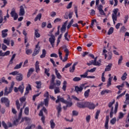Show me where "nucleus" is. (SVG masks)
Wrapping results in <instances>:
<instances>
[{
	"label": "nucleus",
	"mask_w": 129,
	"mask_h": 129,
	"mask_svg": "<svg viewBox=\"0 0 129 129\" xmlns=\"http://www.w3.org/2000/svg\"><path fill=\"white\" fill-rule=\"evenodd\" d=\"M52 80L51 81V84H54V82H55V79L56 78V77H55V75H52Z\"/></svg>",
	"instance_id": "obj_54"
},
{
	"label": "nucleus",
	"mask_w": 129,
	"mask_h": 129,
	"mask_svg": "<svg viewBox=\"0 0 129 129\" xmlns=\"http://www.w3.org/2000/svg\"><path fill=\"white\" fill-rule=\"evenodd\" d=\"M8 32H9L8 29H5L2 31V38H6V37L8 36V33H7Z\"/></svg>",
	"instance_id": "obj_22"
},
{
	"label": "nucleus",
	"mask_w": 129,
	"mask_h": 129,
	"mask_svg": "<svg viewBox=\"0 0 129 129\" xmlns=\"http://www.w3.org/2000/svg\"><path fill=\"white\" fill-rule=\"evenodd\" d=\"M97 57L95 58V63H94V66H101V59H99L97 61Z\"/></svg>",
	"instance_id": "obj_19"
},
{
	"label": "nucleus",
	"mask_w": 129,
	"mask_h": 129,
	"mask_svg": "<svg viewBox=\"0 0 129 129\" xmlns=\"http://www.w3.org/2000/svg\"><path fill=\"white\" fill-rule=\"evenodd\" d=\"M26 90L27 93H29V92H30V90H32V86H31V85L30 84L28 85V86H27L26 88Z\"/></svg>",
	"instance_id": "obj_36"
},
{
	"label": "nucleus",
	"mask_w": 129,
	"mask_h": 129,
	"mask_svg": "<svg viewBox=\"0 0 129 129\" xmlns=\"http://www.w3.org/2000/svg\"><path fill=\"white\" fill-rule=\"evenodd\" d=\"M1 101L2 103H5V105L7 107L10 106V100H9L8 98L3 97L1 98Z\"/></svg>",
	"instance_id": "obj_4"
},
{
	"label": "nucleus",
	"mask_w": 129,
	"mask_h": 129,
	"mask_svg": "<svg viewBox=\"0 0 129 129\" xmlns=\"http://www.w3.org/2000/svg\"><path fill=\"white\" fill-rule=\"evenodd\" d=\"M116 122V118H113L110 120V123L111 124H114Z\"/></svg>",
	"instance_id": "obj_55"
},
{
	"label": "nucleus",
	"mask_w": 129,
	"mask_h": 129,
	"mask_svg": "<svg viewBox=\"0 0 129 129\" xmlns=\"http://www.w3.org/2000/svg\"><path fill=\"white\" fill-rule=\"evenodd\" d=\"M122 59H123L122 55H121L118 61V65H120V64L121 63V61H122Z\"/></svg>",
	"instance_id": "obj_64"
},
{
	"label": "nucleus",
	"mask_w": 129,
	"mask_h": 129,
	"mask_svg": "<svg viewBox=\"0 0 129 129\" xmlns=\"http://www.w3.org/2000/svg\"><path fill=\"white\" fill-rule=\"evenodd\" d=\"M112 116H113V107H112L110 112V117L111 118Z\"/></svg>",
	"instance_id": "obj_61"
},
{
	"label": "nucleus",
	"mask_w": 129,
	"mask_h": 129,
	"mask_svg": "<svg viewBox=\"0 0 129 129\" xmlns=\"http://www.w3.org/2000/svg\"><path fill=\"white\" fill-rule=\"evenodd\" d=\"M23 75L22 74H19V73H17V80L18 81H22L23 80Z\"/></svg>",
	"instance_id": "obj_20"
},
{
	"label": "nucleus",
	"mask_w": 129,
	"mask_h": 129,
	"mask_svg": "<svg viewBox=\"0 0 129 129\" xmlns=\"http://www.w3.org/2000/svg\"><path fill=\"white\" fill-rule=\"evenodd\" d=\"M67 88V82L66 81H64L63 82V86H62V90L64 91H66V88Z\"/></svg>",
	"instance_id": "obj_34"
},
{
	"label": "nucleus",
	"mask_w": 129,
	"mask_h": 129,
	"mask_svg": "<svg viewBox=\"0 0 129 129\" xmlns=\"http://www.w3.org/2000/svg\"><path fill=\"white\" fill-rule=\"evenodd\" d=\"M40 47L39 46V42L37 43V44L35 46V49L33 53L32 54L33 57L36 56V55H38L39 54V52H40Z\"/></svg>",
	"instance_id": "obj_5"
},
{
	"label": "nucleus",
	"mask_w": 129,
	"mask_h": 129,
	"mask_svg": "<svg viewBox=\"0 0 129 129\" xmlns=\"http://www.w3.org/2000/svg\"><path fill=\"white\" fill-rule=\"evenodd\" d=\"M77 65V63H75L73 66H72V68H70V72H72V73H73L74 72V70H75V67Z\"/></svg>",
	"instance_id": "obj_32"
},
{
	"label": "nucleus",
	"mask_w": 129,
	"mask_h": 129,
	"mask_svg": "<svg viewBox=\"0 0 129 129\" xmlns=\"http://www.w3.org/2000/svg\"><path fill=\"white\" fill-rule=\"evenodd\" d=\"M55 123L54 122V120L51 119L50 120V126L52 128H54L55 127Z\"/></svg>",
	"instance_id": "obj_39"
},
{
	"label": "nucleus",
	"mask_w": 129,
	"mask_h": 129,
	"mask_svg": "<svg viewBox=\"0 0 129 129\" xmlns=\"http://www.w3.org/2000/svg\"><path fill=\"white\" fill-rule=\"evenodd\" d=\"M26 54L27 55H30V54H32L33 53V51H32V49H28L27 48H26Z\"/></svg>",
	"instance_id": "obj_35"
},
{
	"label": "nucleus",
	"mask_w": 129,
	"mask_h": 129,
	"mask_svg": "<svg viewBox=\"0 0 129 129\" xmlns=\"http://www.w3.org/2000/svg\"><path fill=\"white\" fill-rule=\"evenodd\" d=\"M66 104H67V107H70L72 106L73 103L72 102H68L67 101V103H64Z\"/></svg>",
	"instance_id": "obj_47"
},
{
	"label": "nucleus",
	"mask_w": 129,
	"mask_h": 129,
	"mask_svg": "<svg viewBox=\"0 0 129 129\" xmlns=\"http://www.w3.org/2000/svg\"><path fill=\"white\" fill-rule=\"evenodd\" d=\"M67 23H68V21H66V22H64L63 25L62 26L60 29L61 33H64V32L66 31V26H67Z\"/></svg>",
	"instance_id": "obj_17"
},
{
	"label": "nucleus",
	"mask_w": 129,
	"mask_h": 129,
	"mask_svg": "<svg viewBox=\"0 0 129 129\" xmlns=\"http://www.w3.org/2000/svg\"><path fill=\"white\" fill-rule=\"evenodd\" d=\"M73 4V2H71L67 6V9H71L72 8V4Z\"/></svg>",
	"instance_id": "obj_59"
},
{
	"label": "nucleus",
	"mask_w": 129,
	"mask_h": 129,
	"mask_svg": "<svg viewBox=\"0 0 129 129\" xmlns=\"http://www.w3.org/2000/svg\"><path fill=\"white\" fill-rule=\"evenodd\" d=\"M125 31V27H124V26H122L120 29V33H124Z\"/></svg>",
	"instance_id": "obj_63"
},
{
	"label": "nucleus",
	"mask_w": 129,
	"mask_h": 129,
	"mask_svg": "<svg viewBox=\"0 0 129 129\" xmlns=\"http://www.w3.org/2000/svg\"><path fill=\"white\" fill-rule=\"evenodd\" d=\"M115 103V100L113 99V101L112 102H110L108 105V107H109V108H112V107H113L112 106L113 105V104Z\"/></svg>",
	"instance_id": "obj_30"
},
{
	"label": "nucleus",
	"mask_w": 129,
	"mask_h": 129,
	"mask_svg": "<svg viewBox=\"0 0 129 129\" xmlns=\"http://www.w3.org/2000/svg\"><path fill=\"white\" fill-rule=\"evenodd\" d=\"M35 84H36V88L37 89H41L42 88V82L41 81H36Z\"/></svg>",
	"instance_id": "obj_25"
},
{
	"label": "nucleus",
	"mask_w": 129,
	"mask_h": 129,
	"mask_svg": "<svg viewBox=\"0 0 129 129\" xmlns=\"http://www.w3.org/2000/svg\"><path fill=\"white\" fill-rule=\"evenodd\" d=\"M55 73L56 78L58 79H61V78H62V76H61V75L60 74V73H59L57 69H55Z\"/></svg>",
	"instance_id": "obj_24"
},
{
	"label": "nucleus",
	"mask_w": 129,
	"mask_h": 129,
	"mask_svg": "<svg viewBox=\"0 0 129 129\" xmlns=\"http://www.w3.org/2000/svg\"><path fill=\"white\" fill-rule=\"evenodd\" d=\"M44 70H45V71H44L45 74H46L47 75V76L48 77H49L50 76V73H49V72L50 71V69L45 68Z\"/></svg>",
	"instance_id": "obj_37"
},
{
	"label": "nucleus",
	"mask_w": 129,
	"mask_h": 129,
	"mask_svg": "<svg viewBox=\"0 0 129 129\" xmlns=\"http://www.w3.org/2000/svg\"><path fill=\"white\" fill-rule=\"evenodd\" d=\"M118 108V102H116V104H115V107H114V113H116L117 112V109Z\"/></svg>",
	"instance_id": "obj_38"
},
{
	"label": "nucleus",
	"mask_w": 129,
	"mask_h": 129,
	"mask_svg": "<svg viewBox=\"0 0 129 129\" xmlns=\"http://www.w3.org/2000/svg\"><path fill=\"white\" fill-rule=\"evenodd\" d=\"M109 92H110V90H103L101 92V95H104V94H105V93H109Z\"/></svg>",
	"instance_id": "obj_44"
},
{
	"label": "nucleus",
	"mask_w": 129,
	"mask_h": 129,
	"mask_svg": "<svg viewBox=\"0 0 129 129\" xmlns=\"http://www.w3.org/2000/svg\"><path fill=\"white\" fill-rule=\"evenodd\" d=\"M117 17H120V13L119 10L117 8L114 9L112 11V19L114 23V25H115V22L117 21Z\"/></svg>",
	"instance_id": "obj_1"
},
{
	"label": "nucleus",
	"mask_w": 129,
	"mask_h": 129,
	"mask_svg": "<svg viewBox=\"0 0 129 129\" xmlns=\"http://www.w3.org/2000/svg\"><path fill=\"white\" fill-rule=\"evenodd\" d=\"M19 15L20 16H23L25 15V9L24 8V7H23V6H21L20 7Z\"/></svg>",
	"instance_id": "obj_14"
},
{
	"label": "nucleus",
	"mask_w": 129,
	"mask_h": 129,
	"mask_svg": "<svg viewBox=\"0 0 129 129\" xmlns=\"http://www.w3.org/2000/svg\"><path fill=\"white\" fill-rule=\"evenodd\" d=\"M24 89H25V86H24V82H22L21 85L17 88V91H20L21 94H22L24 93Z\"/></svg>",
	"instance_id": "obj_8"
},
{
	"label": "nucleus",
	"mask_w": 129,
	"mask_h": 129,
	"mask_svg": "<svg viewBox=\"0 0 129 129\" xmlns=\"http://www.w3.org/2000/svg\"><path fill=\"white\" fill-rule=\"evenodd\" d=\"M17 122V118H15L13 121H12L13 124L12 123L9 122L8 123V125L9 127H12L13 125H16V123Z\"/></svg>",
	"instance_id": "obj_21"
},
{
	"label": "nucleus",
	"mask_w": 129,
	"mask_h": 129,
	"mask_svg": "<svg viewBox=\"0 0 129 129\" xmlns=\"http://www.w3.org/2000/svg\"><path fill=\"white\" fill-rule=\"evenodd\" d=\"M91 118V116L90 115H88L86 117V120L87 122H89L90 121V119Z\"/></svg>",
	"instance_id": "obj_56"
},
{
	"label": "nucleus",
	"mask_w": 129,
	"mask_h": 129,
	"mask_svg": "<svg viewBox=\"0 0 129 129\" xmlns=\"http://www.w3.org/2000/svg\"><path fill=\"white\" fill-rule=\"evenodd\" d=\"M112 78H113L112 77L109 78L108 81L107 82V85L106 86L107 88H108V87L111 85V80H112Z\"/></svg>",
	"instance_id": "obj_31"
},
{
	"label": "nucleus",
	"mask_w": 129,
	"mask_h": 129,
	"mask_svg": "<svg viewBox=\"0 0 129 129\" xmlns=\"http://www.w3.org/2000/svg\"><path fill=\"white\" fill-rule=\"evenodd\" d=\"M39 64H40V62L39 61H36L35 64V70L36 73H39L40 72V66H39Z\"/></svg>",
	"instance_id": "obj_16"
},
{
	"label": "nucleus",
	"mask_w": 129,
	"mask_h": 129,
	"mask_svg": "<svg viewBox=\"0 0 129 129\" xmlns=\"http://www.w3.org/2000/svg\"><path fill=\"white\" fill-rule=\"evenodd\" d=\"M55 36H51L49 38V41L50 42L53 48H54V43H55Z\"/></svg>",
	"instance_id": "obj_15"
},
{
	"label": "nucleus",
	"mask_w": 129,
	"mask_h": 129,
	"mask_svg": "<svg viewBox=\"0 0 129 129\" xmlns=\"http://www.w3.org/2000/svg\"><path fill=\"white\" fill-rule=\"evenodd\" d=\"M126 76H127V74H126V73H124L121 77V79L124 81L125 79H126Z\"/></svg>",
	"instance_id": "obj_49"
},
{
	"label": "nucleus",
	"mask_w": 129,
	"mask_h": 129,
	"mask_svg": "<svg viewBox=\"0 0 129 129\" xmlns=\"http://www.w3.org/2000/svg\"><path fill=\"white\" fill-rule=\"evenodd\" d=\"M11 15L13 18H14L15 21L17 20V13H16L15 9H12V11L11 12Z\"/></svg>",
	"instance_id": "obj_13"
},
{
	"label": "nucleus",
	"mask_w": 129,
	"mask_h": 129,
	"mask_svg": "<svg viewBox=\"0 0 129 129\" xmlns=\"http://www.w3.org/2000/svg\"><path fill=\"white\" fill-rule=\"evenodd\" d=\"M107 57L108 58V60H111V58L112 57V53L111 52H108Z\"/></svg>",
	"instance_id": "obj_45"
},
{
	"label": "nucleus",
	"mask_w": 129,
	"mask_h": 129,
	"mask_svg": "<svg viewBox=\"0 0 129 129\" xmlns=\"http://www.w3.org/2000/svg\"><path fill=\"white\" fill-rule=\"evenodd\" d=\"M90 93V89H88L85 92L84 96L86 98H88Z\"/></svg>",
	"instance_id": "obj_29"
},
{
	"label": "nucleus",
	"mask_w": 129,
	"mask_h": 129,
	"mask_svg": "<svg viewBox=\"0 0 129 129\" xmlns=\"http://www.w3.org/2000/svg\"><path fill=\"white\" fill-rule=\"evenodd\" d=\"M62 102V103H67V101L64 99V98L61 97L60 96H57V99L56 100V103H58V102Z\"/></svg>",
	"instance_id": "obj_9"
},
{
	"label": "nucleus",
	"mask_w": 129,
	"mask_h": 129,
	"mask_svg": "<svg viewBox=\"0 0 129 129\" xmlns=\"http://www.w3.org/2000/svg\"><path fill=\"white\" fill-rule=\"evenodd\" d=\"M39 30H35V36L36 38H40L41 35L39 34V32H38Z\"/></svg>",
	"instance_id": "obj_41"
},
{
	"label": "nucleus",
	"mask_w": 129,
	"mask_h": 129,
	"mask_svg": "<svg viewBox=\"0 0 129 129\" xmlns=\"http://www.w3.org/2000/svg\"><path fill=\"white\" fill-rule=\"evenodd\" d=\"M54 93L55 94H57V93H60V88L59 87H56L54 89Z\"/></svg>",
	"instance_id": "obj_52"
},
{
	"label": "nucleus",
	"mask_w": 129,
	"mask_h": 129,
	"mask_svg": "<svg viewBox=\"0 0 129 129\" xmlns=\"http://www.w3.org/2000/svg\"><path fill=\"white\" fill-rule=\"evenodd\" d=\"M41 18H42V14L39 13L37 15V16L35 18L34 21L37 22V21H38V20H39V21H40Z\"/></svg>",
	"instance_id": "obj_27"
},
{
	"label": "nucleus",
	"mask_w": 129,
	"mask_h": 129,
	"mask_svg": "<svg viewBox=\"0 0 129 129\" xmlns=\"http://www.w3.org/2000/svg\"><path fill=\"white\" fill-rule=\"evenodd\" d=\"M58 50H60L61 51V50H64V52L66 53V55L67 56H68L69 55V50H68V48L66 47V45H63L61 47H60Z\"/></svg>",
	"instance_id": "obj_7"
},
{
	"label": "nucleus",
	"mask_w": 129,
	"mask_h": 129,
	"mask_svg": "<svg viewBox=\"0 0 129 129\" xmlns=\"http://www.w3.org/2000/svg\"><path fill=\"white\" fill-rule=\"evenodd\" d=\"M109 121V116H106V120H105V129H108L109 125H108V122Z\"/></svg>",
	"instance_id": "obj_18"
},
{
	"label": "nucleus",
	"mask_w": 129,
	"mask_h": 129,
	"mask_svg": "<svg viewBox=\"0 0 129 129\" xmlns=\"http://www.w3.org/2000/svg\"><path fill=\"white\" fill-rule=\"evenodd\" d=\"M80 80H81V78L77 77H76L73 79V81L75 82L80 81Z\"/></svg>",
	"instance_id": "obj_57"
},
{
	"label": "nucleus",
	"mask_w": 129,
	"mask_h": 129,
	"mask_svg": "<svg viewBox=\"0 0 129 129\" xmlns=\"http://www.w3.org/2000/svg\"><path fill=\"white\" fill-rule=\"evenodd\" d=\"M4 43H5V44H6L7 45V46L10 45V40H8V39H4Z\"/></svg>",
	"instance_id": "obj_58"
},
{
	"label": "nucleus",
	"mask_w": 129,
	"mask_h": 129,
	"mask_svg": "<svg viewBox=\"0 0 129 129\" xmlns=\"http://www.w3.org/2000/svg\"><path fill=\"white\" fill-rule=\"evenodd\" d=\"M44 105L48 107V105H49V99H44Z\"/></svg>",
	"instance_id": "obj_40"
},
{
	"label": "nucleus",
	"mask_w": 129,
	"mask_h": 129,
	"mask_svg": "<svg viewBox=\"0 0 129 129\" xmlns=\"http://www.w3.org/2000/svg\"><path fill=\"white\" fill-rule=\"evenodd\" d=\"M95 70H96V68H94L93 69H91V70H87V72L88 73V72H90L91 73H93V72H95Z\"/></svg>",
	"instance_id": "obj_51"
},
{
	"label": "nucleus",
	"mask_w": 129,
	"mask_h": 129,
	"mask_svg": "<svg viewBox=\"0 0 129 129\" xmlns=\"http://www.w3.org/2000/svg\"><path fill=\"white\" fill-rule=\"evenodd\" d=\"M46 54H47V52L46 51V50L43 49L42 53L40 55V58H45V57H46Z\"/></svg>",
	"instance_id": "obj_33"
},
{
	"label": "nucleus",
	"mask_w": 129,
	"mask_h": 129,
	"mask_svg": "<svg viewBox=\"0 0 129 129\" xmlns=\"http://www.w3.org/2000/svg\"><path fill=\"white\" fill-rule=\"evenodd\" d=\"M114 29L113 27H111L110 28V29L108 30V35H111V34H112V33H113V31H114Z\"/></svg>",
	"instance_id": "obj_43"
},
{
	"label": "nucleus",
	"mask_w": 129,
	"mask_h": 129,
	"mask_svg": "<svg viewBox=\"0 0 129 129\" xmlns=\"http://www.w3.org/2000/svg\"><path fill=\"white\" fill-rule=\"evenodd\" d=\"M125 92H126V91H124L123 93H122L121 94L119 95L116 97V99H119V98H121V97H122V96H123V95H124V94H125Z\"/></svg>",
	"instance_id": "obj_42"
},
{
	"label": "nucleus",
	"mask_w": 129,
	"mask_h": 129,
	"mask_svg": "<svg viewBox=\"0 0 129 129\" xmlns=\"http://www.w3.org/2000/svg\"><path fill=\"white\" fill-rule=\"evenodd\" d=\"M14 85H15V82H12L11 84V87L8 89V87H6L5 88L4 95H9V93H11L13 91L14 88Z\"/></svg>",
	"instance_id": "obj_3"
},
{
	"label": "nucleus",
	"mask_w": 129,
	"mask_h": 129,
	"mask_svg": "<svg viewBox=\"0 0 129 129\" xmlns=\"http://www.w3.org/2000/svg\"><path fill=\"white\" fill-rule=\"evenodd\" d=\"M2 125L5 129H8V125L6 122H5V121H2Z\"/></svg>",
	"instance_id": "obj_62"
},
{
	"label": "nucleus",
	"mask_w": 129,
	"mask_h": 129,
	"mask_svg": "<svg viewBox=\"0 0 129 129\" xmlns=\"http://www.w3.org/2000/svg\"><path fill=\"white\" fill-rule=\"evenodd\" d=\"M24 113H25L26 115H29V107H27L25 108Z\"/></svg>",
	"instance_id": "obj_53"
},
{
	"label": "nucleus",
	"mask_w": 129,
	"mask_h": 129,
	"mask_svg": "<svg viewBox=\"0 0 129 129\" xmlns=\"http://www.w3.org/2000/svg\"><path fill=\"white\" fill-rule=\"evenodd\" d=\"M83 87H84V86L83 85L80 86V87L78 86H75V91H76L77 93H78V92H81V91L83 90Z\"/></svg>",
	"instance_id": "obj_11"
},
{
	"label": "nucleus",
	"mask_w": 129,
	"mask_h": 129,
	"mask_svg": "<svg viewBox=\"0 0 129 129\" xmlns=\"http://www.w3.org/2000/svg\"><path fill=\"white\" fill-rule=\"evenodd\" d=\"M56 109L57 110V117H59L60 115V113L62 111V108H61V105H59L56 108Z\"/></svg>",
	"instance_id": "obj_26"
},
{
	"label": "nucleus",
	"mask_w": 129,
	"mask_h": 129,
	"mask_svg": "<svg viewBox=\"0 0 129 129\" xmlns=\"http://www.w3.org/2000/svg\"><path fill=\"white\" fill-rule=\"evenodd\" d=\"M99 113H100V110H97L96 112L95 117V118H96V119H98V116H99Z\"/></svg>",
	"instance_id": "obj_46"
},
{
	"label": "nucleus",
	"mask_w": 129,
	"mask_h": 129,
	"mask_svg": "<svg viewBox=\"0 0 129 129\" xmlns=\"http://www.w3.org/2000/svg\"><path fill=\"white\" fill-rule=\"evenodd\" d=\"M34 71H35V70L34 69V68L30 69L27 74V77H30V76H31V74H32V73H33Z\"/></svg>",
	"instance_id": "obj_28"
},
{
	"label": "nucleus",
	"mask_w": 129,
	"mask_h": 129,
	"mask_svg": "<svg viewBox=\"0 0 129 129\" xmlns=\"http://www.w3.org/2000/svg\"><path fill=\"white\" fill-rule=\"evenodd\" d=\"M112 67V63H109L105 69V72H107L111 70V68Z\"/></svg>",
	"instance_id": "obj_23"
},
{
	"label": "nucleus",
	"mask_w": 129,
	"mask_h": 129,
	"mask_svg": "<svg viewBox=\"0 0 129 129\" xmlns=\"http://www.w3.org/2000/svg\"><path fill=\"white\" fill-rule=\"evenodd\" d=\"M86 107H88L89 109H94L95 108V105L92 103L87 102Z\"/></svg>",
	"instance_id": "obj_10"
},
{
	"label": "nucleus",
	"mask_w": 129,
	"mask_h": 129,
	"mask_svg": "<svg viewBox=\"0 0 129 129\" xmlns=\"http://www.w3.org/2000/svg\"><path fill=\"white\" fill-rule=\"evenodd\" d=\"M58 54L60 60H62L63 59V57H62V51L60 49H58Z\"/></svg>",
	"instance_id": "obj_60"
},
{
	"label": "nucleus",
	"mask_w": 129,
	"mask_h": 129,
	"mask_svg": "<svg viewBox=\"0 0 129 129\" xmlns=\"http://www.w3.org/2000/svg\"><path fill=\"white\" fill-rule=\"evenodd\" d=\"M94 63H95V58L94 59V60H91L90 61V63H87V64L88 66H90V65H94Z\"/></svg>",
	"instance_id": "obj_50"
},
{
	"label": "nucleus",
	"mask_w": 129,
	"mask_h": 129,
	"mask_svg": "<svg viewBox=\"0 0 129 129\" xmlns=\"http://www.w3.org/2000/svg\"><path fill=\"white\" fill-rule=\"evenodd\" d=\"M24 106L21 108L20 113L19 114L18 119L17 120V122H19V123L23 122V121H30V120H31V118L28 117H25L22 118V113L23 112V109H24Z\"/></svg>",
	"instance_id": "obj_2"
},
{
	"label": "nucleus",
	"mask_w": 129,
	"mask_h": 129,
	"mask_svg": "<svg viewBox=\"0 0 129 129\" xmlns=\"http://www.w3.org/2000/svg\"><path fill=\"white\" fill-rule=\"evenodd\" d=\"M88 73L86 71L85 73L83 75H81L80 77L81 78H88V79H94L95 78V76H88Z\"/></svg>",
	"instance_id": "obj_6"
},
{
	"label": "nucleus",
	"mask_w": 129,
	"mask_h": 129,
	"mask_svg": "<svg viewBox=\"0 0 129 129\" xmlns=\"http://www.w3.org/2000/svg\"><path fill=\"white\" fill-rule=\"evenodd\" d=\"M15 57H16V54H14L12 55L11 59L9 62V64H13V61H14V59H15Z\"/></svg>",
	"instance_id": "obj_48"
},
{
	"label": "nucleus",
	"mask_w": 129,
	"mask_h": 129,
	"mask_svg": "<svg viewBox=\"0 0 129 129\" xmlns=\"http://www.w3.org/2000/svg\"><path fill=\"white\" fill-rule=\"evenodd\" d=\"M87 102H79L77 103V106L78 107H80V108H85L86 107Z\"/></svg>",
	"instance_id": "obj_12"
}]
</instances>
